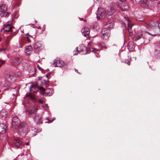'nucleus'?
<instances>
[{
  "mask_svg": "<svg viewBox=\"0 0 160 160\" xmlns=\"http://www.w3.org/2000/svg\"><path fill=\"white\" fill-rule=\"evenodd\" d=\"M37 109V108L36 107H31L27 111V112L30 117L33 118L36 123H39L41 122V117L40 115L35 114Z\"/></svg>",
  "mask_w": 160,
  "mask_h": 160,
  "instance_id": "nucleus-1",
  "label": "nucleus"
},
{
  "mask_svg": "<svg viewBox=\"0 0 160 160\" xmlns=\"http://www.w3.org/2000/svg\"><path fill=\"white\" fill-rule=\"evenodd\" d=\"M80 52H82V54H86L87 53V48L83 44H81L76 48L73 51V55H77Z\"/></svg>",
  "mask_w": 160,
  "mask_h": 160,
  "instance_id": "nucleus-2",
  "label": "nucleus"
},
{
  "mask_svg": "<svg viewBox=\"0 0 160 160\" xmlns=\"http://www.w3.org/2000/svg\"><path fill=\"white\" fill-rule=\"evenodd\" d=\"M12 126L13 128L18 129L21 126L20 122L17 117H14L12 119Z\"/></svg>",
  "mask_w": 160,
  "mask_h": 160,
  "instance_id": "nucleus-3",
  "label": "nucleus"
},
{
  "mask_svg": "<svg viewBox=\"0 0 160 160\" xmlns=\"http://www.w3.org/2000/svg\"><path fill=\"white\" fill-rule=\"evenodd\" d=\"M148 35H150L152 36H156L158 35V34L157 33H154L152 34L148 32H147L145 34H143L142 38L143 39V43L145 44H147L148 43L150 42V39L148 37Z\"/></svg>",
  "mask_w": 160,
  "mask_h": 160,
  "instance_id": "nucleus-4",
  "label": "nucleus"
},
{
  "mask_svg": "<svg viewBox=\"0 0 160 160\" xmlns=\"http://www.w3.org/2000/svg\"><path fill=\"white\" fill-rule=\"evenodd\" d=\"M105 11L103 8H98L97 12V17L98 19H101L105 17Z\"/></svg>",
  "mask_w": 160,
  "mask_h": 160,
  "instance_id": "nucleus-5",
  "label": "nucleus"
},
{
  "mask_svg": "<svg viewBox=\"0 0 160 160\" xmlns=\"http://www.w3.org/2000/svg\"><path fill=\"white\" fill-rule=\"evenodd\" d=\"M9 23H7L4 25V27L3 28L4 31L6 32H11L13 31V29L14 28L12 26V23L9 22Z\"/></svg>",
  "mask_w": 160,
  "mask_h": 160,
  "instance_id": "nucleus-6",
  "label": "nucleus"
},
{
  "mask_svg": "<svg viewBox=\"0 0 160 160\" xmlns=\"http://www.w3.org/2000/svg\"><path fill=\"white\" fill-rule=\"evenodd\" d=\"M40 90L43 92V94L44 95L47 94V95L50 96L52 95L53 93V91L51 89L48 88L45 89L42 87H40L39 88Z\"/></svg>",
  "mask_w": 160,
  "mask_h": 160,
  "instance_id": "nucleus-7",
  "label": "nucleus"
},
{
  "mask_svg": "<svg viewBox=\"0 0 160 160\" xmlns=\"http://www.w3.org/2000/svg\"><path fill=\"white\" fill-rule=\"evenodd\" d=\"M101 33L103 36V38L105 39H107L110 36V31L108 29L103 28Z\"/></svg>",
  "mask_w": 160,
  "mask_h": 160,
  "instance_id": "nucleus-8",
  "label": "nucleus"
},
{
  "mask_svg": "<svg viewBox=\"0 0 160 160\" xmlns=\"http://www.w3.org/2000/svg\"><path fill=\"white\" fill-rule=\"evenodd\" d=\"M22 144V142L19 138H15L13 140V143L12 144V146L13 147L19 148Z\"/></svg>",
  "mask_w": 160,
  "mask_h": 160,
  "instance_id": "nucleus-9",
  "label": "nucleus"
},
{
  "mask_svg": "<svg viewBox=\"0 0 160 160\" xmlns=\"http://www.w3.org/2000/svg\"><path fill=\"white\" fill-rule=\"evenodd\" d=\"M20 62V61L18 57H13L11 60V64L14 66L18 65Z\"/></svg>",
  "mask_w": 160,
  "mask_h": 160,
  "instance_id": "nucleus-10",
  "label": "nucleus"
},
{
  "mask_svg": "<svg viewBox=\"0 0 160 160\" xmlns=\"http://www.w3.org/2000/svg\"><path fill=\"white\" fill-rule=\"evenodd\" d=\"M64 64L63 61H60L58 59H56L53 61V65L55 67H62L63 65Z\"/></svg>",
  "mask_w": 160,
  "mask_h": 160,
  "instance_id": "nucleus-11",
  "label": "nucleus"
},
{
  "mask_svg": "<svg viewBox=\"0 0 160 160\" xmlns=\"http://www.w3.org/2000/svg\"><path fill=\"white\" fill-rule=\"evenodd\" d=\"M81 32L83 36L87 38L88 37L90 33L89 28H83L82 29Z\"/></svg>",
  "mask_w": 160,
  "mask_h": 160,
  "instance_id": "nucleus-12",
  "label": "nucleus"
},
{
  "mask_svg": "<svg viewBox=\"0 0 160 160\" xmlns=\"http://www.w3.org/2000/svg\"><path fill=\"white\" fill-rule=\"evenodd\" d=\"M7 128V126L5 124H0V134H2L5 133L6 132Z\"/></svg>",
  "mask_w": 160,
  "mask_h": 160,
  "instance_id": "nucleus-13",
  "label": "nucleus"
},
{
  "mask_svg": "<svg viewBox=\"0 0 160 160\" xmlns=\"http://www.w3.org/2000/svg\"><path fill=\"white\" fill-rule=\"evenodd\" d=\"M154 54L156 58L160 59V46H158L156 47Z\"/></svg>",
  "mask_w": 160,
  "mask_h": 160,
  "instance_id": "nucleus-14",
  "label": "nucleus"
},
{
  "mask_svg": "<svg viewBox=\"0 0 160 160\" xmlns=\"http://www.w3.org/2000/svg\"><path fill=\"white\" fill-rule=\"evenodd\" d=\"M8 116V113L5 109H2L0 112V117L2 119L4 120Z\"/></svg>",
  "mask_w": 160,
  "mask_h": 160,
  "instance_id": "nucleus-15",
  "label": "nucleus"
},
{
  "mask_svg": "<svg viewBox=\"0 0 160 160\" xmlns=\"http://www.w3.org/2000/svg\"><path fill=\"white\" fill-rule=\"evenodd\" d=\"M42 44L40 42L38 41L33 44V47L34 49L37 51L39 50L41 47Z\"/></svg>",
  "mask_w": 160,
  "mask_h": 160,
  "instance_id": "nucleus-16",
  "label": "nucleus"
},
{
  "mask_svg": "<svg viewBox=\"0 0 160 160\" xmlns=\"http://www.w3.org/2000/svg\"><path fill=\"white\" fill-rule=\"evenodd\" d=\"M40 88L37 85L32 84L31 85L29 89L31 91H32L36 93L39 89L40 90Z\"/></svg>",
  "mask_w": 160,
  "mask_h": 160,
  "instance_id": "nucleus-17",
  "label": "nucleus"
},
{
  "mask_svg": "<svg viewBox=\"0 0 160 160\" xmlns=\"http://www.w3.org/2000/svg\"><path fill=\"white\" fill-rule=\"evenodd\" d=\"M149 1L148 0H143L141 3V5L142 7L146 8H149Z\"/></svg>",
  "mask_w": 160,
  "mask_h": 160,
  "instance_id": "nucleus-18",
  "label": "nucleus"
},
{
  "mask_svg": "<svg viewBox=\"0 0 160 160\" xmlns=\"http://www.w3.org/2000/svg\"><path fill=\"white\" fill-rule=\"evenodd\" d=\"M127 23V24L128 25V31L130 35L132 34V27L133 26L131 22L130 21H129L128 20H126Z\"/></svg>",
  "mask_w": 160,
  "mask_h": 160,
  "instance_id": "nucleus-19",
  "label": "nucleus"
},
{
  "mask_svg": "<svg viewBox=\"0 0 160 160\" xmlns=\"http://www.w3.org/2000/svg\"><path fill=\"white\" fill-rule=\"evenodd\" d=\"M32 48L31 45L27 46L25 49V52L28 55H30L32 52Z\"/></svg>",
  "mask_w": 160,
  "mask_h": 160,
  "instance_id": "nucleus-20",
  "label": "nucleus"
},
{
  "mask_svg": "<svg viewBox=\"0 0 160 160\" xmlns=\"http://www.w3.org/2000/svg\"><path fill=\"white\" fill-rule=\"evenodd\" d=\"M115 9L113 7H112L107 10V14L108 16H111L115 12Z\"/></svg>",
  "mask_w": 160,
  "mask_h": 160,
  "instance_id": "nucleus-21",
  "label": "nucleus"
},
{
  "mask_svg": "<svg viewBox=\"0 0 160 160\" xmlns=\"http://www.w3.org/2000/svg\"><path fill=\"white\" fill-rule=\"evenodd\" d=\"M113 27V23L110 22L109 21H108V22H107L106 23L104 26V28H106L107 29L112 28Z\"/></svg>",
  "mask_w": 160,
  "mask_h": 160,
  "instance_id": "nucleus-22",
  "label": "nucleus"
},
{
  "mask_svg": "<svg viewBox=\"0 0 160 160\" xmlns=\"http://www.w3.org/2000/svg\"><path fill=\"white\" fill-rule=\"evenodd\" d=\"M6 79L8 81L10 82L14 79V78L12 74H9L7 75Z\"/></svg>",
  "mask_w": 160,
  "mask_h": 160,
  "instance_id": "nucleus-23",
  "label": "nucleus"
},
{
  "mask_svg": "<svg viewBox=\"0 0 160 160\" xmlns=\"http://www.w3.org/2000/svg\"><path fill=\"white\" fill-rule=\"evenodd\" d=\"M14 35L10 36V35H9V36H7V39L6 40V47H7V48H8V47H9V42L10 40L11 39L12 37Z\"/></svg>",
  "mask_w": 160,
  "mask_h": 160,
  "instance_id": "nucleus-24",
  "label": "nucleus"
},
{
  "mask_svg": "<svg viewBox=\"0 0 160 160\" xmlns=\"http://www.w3.org/2000/svg\"><path fill=\"white\" fill-rule=\"evenodd\" d=\"M7 10V7L5 4L2 5L0 9V11L3 12L6 11Z\"/></svg>",
  "mask_w": 160,
  "mask_h": 160,
  "instance_id": "nucleus-25",
  "label": "nucleus"
},
{
  "mask_svg": "<svg viewBox=\"0 0 160 160\" xmlns=\"http://www.w3.org/2000/svg\"><path fill=\"white\" fill-rule=\"evenodd\" d=\"M128 48L129 50L132 51L134 49L135 46L132 43H130L128 45Z\"/></svg>",
  "mask_w": 160,
  "mask_h": 160,
  "instance_id": "nucleus-26",
  "label": "nucleus"
},
{
  "mask_svg": "<svg viewBox=\"0 0 160 160\" xmlns=\"http://www.w3.org/2000/svg\"><path fill=\"white\" fill-rule=\"evenodd\" d=\"M121 8L123 11H127L129 9V7L126 3H124L121 7Z\"/></svg>",
  "mask_w": 160,
  "mask_h": 160,
  "instance_id": "nucleus-27",
  "label": "nucleus"
},
{
  "mask_svg": "<svg viewBox=\"0 0 160 160\" xmlns=\"http://www.w3.org/2000/svg\"><path fill=\"white\" fill-rule=\"evenodd\" d=\"M143 34L138 35L134 38L135 40H138L140 38H142Z\"/></svg>",
  "mask_w": 160,
  "mask_h": 160,
  "instance_id": "nucleus-28",
  "label": "nucleus"
},
{
  "mask_svg": "<svg viewBox=\"0 0 160 160\" xmlns=\"http://www.w3.org/2000/svg\"><path fill=\"white\" fill-rule=\"evenodd\" d=\"M140 16H138L137 17V19L138 21H142L144 20V18L143 17L141 16V18H139Z\"/></svg>",
  "mask_w": 160,
  "mask_h": 160,
  "instance_id": "nucleus-29",
  "label": "nucleus"
},
{
  "mask_svg": "<svg viewBox=\"0 0 160 160\" xmlns=\"http://www.w3.org/2000/svg\"><path fill=\"white\" fill-rule=\"evenodd\" d=\"M28 97L30 99H31L33 101H36L35 98L33 95L32 94H30L28 95Z\"/></svg>",
  "mask_w": 160,
  "mask_h": 160,
  "instance_id": "nucleus-30",
  "label": "nucleus"
},
{
  "mask_svg": "<svg viewBox=\"0 0 160 160\" xmlns=\"http://www.w3.org/2000/svg\"><path fill=\"white\" fill-rule=\"evenodd\" d=\"M155 26V24L153 21H152L150 23H148L147 24V26Z\"/></svg>",
  "mask_w": 160,
  "mask_h": 160,
  "instance_id": "nucleus-31",
  "label": "nucleus"
},
{
  "mask_svg": "<svg viewBox=\"0 0 160 160\" xmlns=\"http://www.w3.org/2000/svg\"><path fill=\"white\" fill-rule=\"evenodd\" d=\"M29 37H31V38H33L32 37V36L29 35V36L27 37L26 38H27V40L28 41V42H31V41L30 39H29Z\"/></svg>",
  "mask_w": 160,
  "mask_h": 160,
  "instance_id": "nucleus-32",
  "label": "nucleus"
},
{
  "mask_svg": "<svg viewBox=\"0 0 160 160\" xmlns=\"http://www.w3.org/2000/svg\"><path fill=\"white\" fill-rule=\"evenodd\" d=\"M141 0H132L134 3L137 4L139 3Z\"/></svg>",
  "mask_w": 160,
  "mask_h": 160,
  "instance_id": "nucleus-33",
  "label": "nucleus"
},
{
  "mask_svg": "<svg viewBox=\"0 0 160 160\" xmlns=\"http://www.w3.org/2000/svg\"><path fill=\"white\" fill-rule=\"evenodd\" d=\"M5 62V61L2 60V59H0V67L1 66L3 65Z\"/></svg>",
  "mask_w": 160,
  "mask_h": 160,
  "instance_id": "nucleus-34",
  "label": "nucleus"
},
{
  "mask_svg": "<svg viewBox=\"0 0 160 160\" xmlns=\"http://www.w3.org/2000/svg\"><path fill=\"white\" fill-rule=\"evenodd\" d=\"M5 13V17H7L10 14V12H7L6 13Z\"/></svg>",
  "mask_w": 160,
  "mask_h": 160,
  "instance_id": "nucleus-35",
  "label": "nucleus"
},
{
  "mask_svg": "<svg viewBox=\"0 0 160 160\" xmlns=\"http://www.w3.org/2000/svg\"><path fill=\"white\" fill-rule=\"evenodd\" d=\"M35 68H32V69L31 70V71H33V74H32V75H33L35 74Z\"/></svg>",
  "mask_w": 160,
  "mask_h": 160,
  "instance_id": "nucleus-36",
  "label": "nucleus"
},
{
  "mask_svg": "<svg viewBox=\"0 0 160 160\" xmlns=\"http://www.w3.org/2000/svg\"><path fill=\"white\" fill-rule=\"evenodd\" d=\"M92 50H91L92 52L94 53L96 52V51H98L95 48H92Z\"/></svg>",
  "mask_w": 160,
  "mask_h": 160,
  "instance_id": "nucleus-37",
  "label": "nucleus"
},
{
  "mask_svg": "<svg viewBox=\"0 0 160 160\" xmlns=\"http://www.w3.org/2000/svg\"><path fill=\"white\" fill-rule=\"evenodd\" d=\"M38 102L41 104L43 103V101L41 99H39L38 100Z\"/></svg>",
  "mask_w": 160,
  "mask_h": 160,
  "instance_id": "nucleus-38",
  "label": "nucleus"
},
{
  "mask_svg": "<svg viewBox=\"0 0 160 160\" xmlns=\"http://www.w3.org/2000/svg\"><path fill=\"white\" fill-rule=\"evenodd\" d=\"M37 67L39 70L42 71V69L39 66V65H37Z\"/></svg>",
  "mask_w": 160,
  "mask_h": 160,
  "instance_id": "nucleus-39",
  "label": "nucleus"
},
{
  "mask_svg": "<svg viewBox=\"0 0 160 160\" xmlns=\"http://www.w3.org/2000/svg\"><path fill=\"white\" fill-rule=\"evenodd\" d=\"M5 49L3 48H0V52H2L5 51Z\"/></svg>",
  "mask_w": 160,
  "mask_h": 160,
  "instance_id": "nucleus-40",
  "label": "nucleus"
},
{
  "mask_svg": "<svg viewBox=\"0 0 160 160\" xmlns=\"http://www.w3.org/2000/svg\"><path fill=\"white\" fill-rule=\"evenodd\" d=\"M5 13H1L0 15L2 17H5Z\"/></svg>",
  "mask_w": 160,
  "mask_h": 160,
  "instance_id": "nucleus-41",
  "label": "nucleus"
},
{
  "mask_svg": "<svg viewBox=\"0 0 160 160\" xmlns=\"http://www.w3.org/2000/svg\"><path fill=\"white\" fill-rule=\"evenodd\" d=\"M18 76H20L21 75V73L20 72H18Z\"/></svg>",
  "mask_w": 160,
  "mask_h": 160,
  "instance_id": "nucleus-42",
  "label": "nucleus"
},
{
  "mask_svg": "<svg viewBox=\"0 0 160 160\" xmlns=\"http://www.w3.org/2000/svg\"><path fill=\"white\" fill-rule=\"evenodd\" d=\"M127 64L128 65H129L130 64V61H128V62H127Z\"/></svg>",
  "mask_w": 160,
  "mask_h": 160,
  "instance_id": "nucleus-43",
  "label": "nucleus"
},
{
  "mask_svg": "<svg viewBox=\"0 0 160 160\" xmlns=\"http://www.w3.org/2000/svg\"><path fill=\"white\" fill-rule=\"evenodd\" d=\"M75 71L78 73H79L78 70H77L76 69H75Z\"/></svg>",
  "mask_w": 160,
  "mask_h": 160,
  "instance_id": "nucleus-44",
  "label": "nucleus"
},
{
  "mask_svg": "<svg viewBox=\"0 0 160 160\" xmlns=\"http://www.w3.org/2000/svg\"><path fill=\"white\" fill-rule=\"evenodd\" d=\"M49 73H48V74H46V77L47 78H48V75H49Z\"/></svg>",
  "mask_w": 160,
  "mask_h": 160,
  "instance_id": "nucleus-45",
  "label": "nucleus"
},
{
  "mask_svg": "<svg viewBox=\"0 0 160 160\" xmlns=\"http://www.w3.org/2000/svg\"><path fill=\"white\" fill-rule=\"evenodd\" d=\"M29 144V142H27L26 143V145H28Z\"/></svg>",
  "mask_w": 160,
  "mask_h": 160,
  "instance_id": "nucleus-46",
  "label": "nucleus"
},
{
  "mask_svg": "<svg viewBox=\"0 0 160 160\" xmlns=\"http://www.w3.org/2000/svg\"><path fill=\"white\" fill-rule=\"evenodd\" d=\"M120 0L122 2H123V1H126L127 0Z\"/></svg>",
  "mask_w": 160,
  "mask_h": 160,
  "instance_id": "nucleus-47",
  "label": "nucleus"
},
{
  "mask_svg": "<svg viewBox=\"0 0 160 160\" xmlns=\"http://www.w3.org/2000/svg\"><path fill=\"white\" fill-rule=\"evenodd\" d=\"M98 45L99 46H100V45H101V44L100 43H98Z\"/></svg>",
  "mask_w": 160,
  "mask_h": 160,
  "instance_id": "nucleus-48",
  "label": "nucleus"
},
{
  "mask_svg": "<svg viewBox=\"0 0 160 160\" xmlns=\"http://www.w3.org/2000/svg\"><path fill=\"white\" fill-rule=\"evenodd\" d=\"M80 20H83V18H80Z\"/></svg>",
  "mask_w": 160,
  "mask_h": 160,
  "instance_id": "nucleus-49",
  "label": "nucleus"
},
{
  "mask_svg": "<svg viewBox=\"0 0 160 160\" xmlns=\"http://www.w3.org/2000/svg\"><path fill=\"white\" fill-rule=\"evenodd\" d=\"M2 39V38L0 36V42L1 41Z\"/></svg>",
  "mask_w": 160,
  "mask_h": 160,
  "instance_id": "nucleus-50",
  "label": "nucleus"
},
{
  "mask_svg": "<svg viewBox=\"0 0 160 160\" xmlns=\"http://www.w3.org/2000/svg\"><path fill=\"white\" fill-rule=\"evenodd\" d=\"M52 122V121H48V123H50V122Z\"/></svg>",
  "mask_w": 160,
  "mask_h": 160,
  "instance_id": "nucleus-51",
  "label": "nucleus"
},
{
  "mask_svg": "<svg viewBox=\"0 0 160 160\" xmlns=\"http://www.w3.org/2000/svg\"><path fill=\"white\" fill-rule=\"evenodd\" d=\"M33 129H35V128H32V130H33Z\"/></svg>",
  "mask_w": 160,
  "mask_h": 160,
  "instance_id": "nucleus-52",
  "label": "nucleus"
},
{
  "mask_svg": "<svg viewBox=\"0 0 160 160\" xmlns=\"http://www.w3.org/2000/svg\"><path fill=\"white\" fill-rule=\"evenodd\" d=\"M27 35H28V36H29V35H28V33H27Z\"/></svg>",
  "mask_w": 160,
  "mask_h": 160,
  "instance_id": "nucleus-53",
  "label": "nucleus"
},
{
  "mask_svg": "<svg viewBox=\"0 0 160 160\" xmlns=\"http://www.w3.org/2000/svg\"><path fill=\"white\" fill-rule=\"evenodd\" d=\"M123 36H124V39L125 40V36H124V35H123Z\"/></svg>",
  "mask_w": 160,
  "mask_h": 160,
  "instance_id": "nucleus-54",
  "label": "nucleus"
},
{
  "mask_svg": "<svg viewBox=\"0 0 160 160\" xmlns=\"http://www.w3.org/2000/svg\"><path fill=\"white\" fill-rule=\"evenodd\" d=\"M1 138V136L0 135V139Z\"/></svg>",
  "mask_w": 160,
  "mask_h": 160,
  "instance_id": "nucleus-55",
  "label": "nucleus"
},
{
  "mask_svg": "<svg viewBox=\"0 0 160 160\" xmlns=\"http://www.w3.org/2000/svg\"><path fill=\"white\" fill-rule=\"evenodd\" d=\"M84 21L86 22V20H84Z\"/></svg>",
  "mask_w": 160,
  "mask_h": 160,
  "instance_id": "nucleus-56",
  "label": "nucleus"
},
{
  "mask_svg": "<svg viewBox=\"0 0 160 160\" xmlns=\"http://www.w3.org/2000/svg\"><path fill=\"white\" fill-rule=\"evenodd\" d=\"M99 28V27H98V29Z\"/></svg>",
  "mask_w": 160,
  "mask_h": 160,
  "instance_id": "nucleus-57",
  "label": "nucleus"
}]
</instances>
